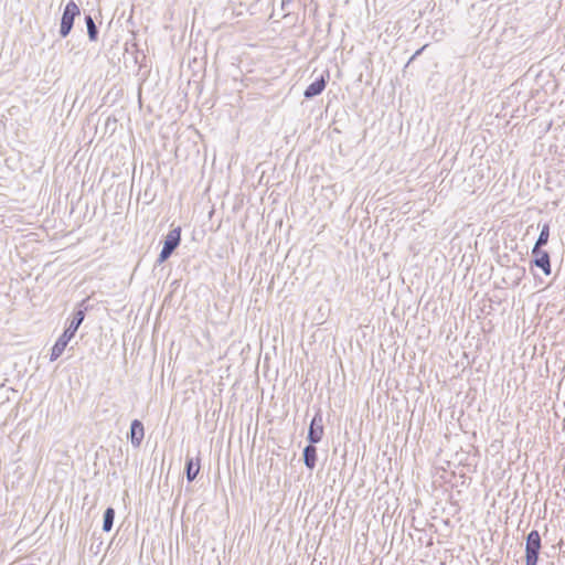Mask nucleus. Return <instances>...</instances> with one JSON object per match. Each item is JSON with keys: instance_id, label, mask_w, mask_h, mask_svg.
<instances>
[{"instance_id": "7", "label": "nucleus", "mask_w": 565, "mask_h": 565, "mask_svg": "<svg viewBox=\"0 0 565 565\" xmlns=\"http://www.w3.org/2000/svg\"><path fill=\"white\" fill-rule=\"evenodd\" d=\"M330 74L329 71H324L320 77L316 78L303 92V96L307 99H311L318 95H320L327 85V81L329 79Z\"/></svg>"}, {"instance_id": "13", "label": "nucleus", "mask_w": 565, "mask_h": 565, "mask_svg": "<svg viewBox=\"0 0 565 565\" xmlns=\"http://www.w3.org/2000/svg\"><path fill=\"white\" fill-rule=\"evenodd\" d=\"M85 24L87 28V35H88L89 41L96 42L98 40V29L95 24L94 19L92 18V15H89V14L85 15Z\"/></svg>"}, {"instance_id": "6", "label": "nucleus", "mask_w": 565, "mask_h": 565, "mask_svg": "<svg viewBox=\"0 0 565 565\" xmlns=\"http://www.w3.org/2000/svg\"><path fill=\"white\" fill-rule=\"evenodd\" d=\"M532 264L541 268L546 276L551 275V257L546 250H543L542 248H532Z\"/></svg>"}, {"instance_id": "4", "label": "nucleus", "mask_w": 565, "mask_h": 565, "mask_svg": "<svg viewBox=\"0 0 565 565\" xmlns=\"http://www.w3.org/2000/svg\"><path fill=\"white\" fill-rule=\"evenodd\" d=\"M88 300L89 299L86 298L78 303V307L74 311L72 320H71L68 327L64 330L63 334H65L66 337H68L71 339H73L75 337L79 326L83 323V321L85 319L87 310L89 309Z\"/></svg>"}, {"instance_id": "5", "label": "nucleus", "mask_w": 565, "mask_h": 565, "mask_svg": "<svg viewBox=\"0 0 565 565\" xmlns=\"http://www.w3.org/2000/svg\"><path fill=\"white\" fill-rule=\"evenodd\" d=\"M323 436V418L321 409H318L309 425L307 439L310 444H318Z\"/></svg>"}, {"instance_id": "2", "label": "nucleus", "mask_w": 565, "mask_h": 565, "mask_svg": "<svg viewBox=\"0 0 565 565\" xmlns=\"http://www.w3.org/2000/svg\"><path fill=\"white\" fill-rule=\"evenodd\" d=\"M79 14H81L79 7L74 1H70L66 3V6L63 10L61 23H60L58 33H60L61 38H66L71 33L73 25H74L75 18L78 17Z\"/></svg>"}, {"instance_id": "9", "label": "nucleus", "mask_w": 565, "mask_h": 565, "mask_svg": "<svg viewBox=\"0 0 565 565\" xmlns=\"http://www.w3.org/2000/svg\"><path fill=\"white\" fill-rule=\"evenodd\" d=\"M316 444H310L303 448L302 458L305 466L312 470L315 469L318 460Z\"/></svg>"}, {"instance_id": "1", "label": "nucleus", "mask_w": 565, "mask_h": 565, "mask_svg": "<svg viewBox=\"0 0 565 565\" xmlns=\"http://www.w3.org/2000/svg\"><path fill=\"white\" fill-rule=\"evenodd\" d=\"M541 547H542L541 535H540L539 531L532 530L526 535L525 565H537Z\"/></svg>"}, {"instance_id": "15", "label": "nucleus", "mask_w": 565, "mask_h": 565, "mask_svg": "<svg viewBox=\"0 0 565 565\" xmlns=\"http://www.w3.org/2000/svg\"><path fill=\"white\" fill-rule=\"evenodd\" d=\"M425 46L420 47L419 50H417L414 55L411 57L409 62H412L413 60H415L418 55L422 54V52L424 51Z\"/></svg>"}, {"instance_id": "14", "label": "nucleus", "mask_w": 565, "mask_h": 565, "mask_svg": "<svg viewBox=\"0 0 565 565\" xmlns=\"http://www.w3.org/2000/svg\"><path fill=\"white\" fill-rule=\"evenodd\" d=\"M548 238H550V225L547 223H545L541 228L540 235H539L533 248H542L543 246H545L548 243Z\"/></svg>"}, {"instance_id": "3", "label": "nucleus", "mask_w": 565, "mask_h": 565, "mask_svg": "<svg viewBox=\"0 0 565 565\" xmlns=\"http://www.w3.org/2000/svg\"><path fill=\"white\" fill-rule=\"evenodd\" d=\"M181 243V227L178 226L171 230L163 241L162 249L157 259L158 264H162L170 258L173 252L178 248Z\"/></svg>"}, {"instance_id": "12", "label": "nucleus", "mask_w": 565, "mask_h": 565, "mask_svg": "<svg viewBox=\"0 0 565 565\" xmlns=\"http://www.w3.org/2000/svg\"><path fill=\"white\" fill-rule=\"evenodd\" d=\"M115 509L111 507H108L103 515V531L104 532H110L114 526V520H115Z\"/></svg>"}, {"instance_id": "8", "label": "nucleus", "mask_w": 565, "mask_h": 565, "mask_svg": "<svg viewBox=\"0 0 565 565\" xmlns=\"http://www.w3.org/2000/svg\"><path fill=\"white\" fill-rule=\"evenodd\" d=\"M128 437L134 447L140 446L145 437V428L143 424L139 419H134L131 422Z\"/></svg>"}, {"instance_id": "11", "label": "nucleus", "mask_w": 565, "mask_h": 565, "mask_svg": "<svg viewBox=\"0 0 565 565\" xmlns=\"http://www.w3.org/2000/svg\"><path fill=\"white\" fill-rule=\"evenodd\" d=\"M200 472V459L194 461L193 458H186L185 460V473L189 482H192Z\"/></svg>"}, {"instance_id": "10", "label": "nucleus", "mask_w": 565, "mask_h": 565, "mask_svg": "<svg viewBox=\"0 0 565 565\" xmlns=\"http://www.w3.org/2000/svg\"><path fill=\"white\" fill-rule=\"evenodd\" d=\"M72 339L66 337L65 334H61V337L56 340L55 344L53 345L51 350L50 361L53 362L57 360L64 352L65 348L67 347L68 342Z\"/></svg>"}]
</instances>
